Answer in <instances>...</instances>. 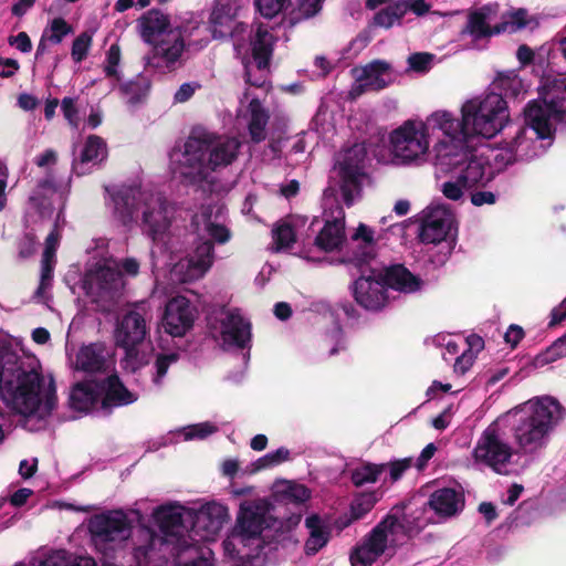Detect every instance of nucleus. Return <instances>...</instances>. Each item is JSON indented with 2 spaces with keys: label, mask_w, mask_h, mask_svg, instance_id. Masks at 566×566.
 <instances>
[{
  "label": "nucleus",
  "mask_w": 566,
  "mask_h": 566,
  "mask_svg": "<svg viewBox=\"0 0 566 566\" xmlns=\"http://www.w3.org/2000/svg\"><path fill=\"white\" fill-rule=\"evenodd\" d=\"M83 287L93 303L103 312H109L123 295L125 281L117 261L105 259L87 270Z\"/></svg>",
  "instance_id": "17"
},
{
  "label": "nucleus",
  "mask_w": 566,
  "mask_h": 566,
  "mask_svg": "<svg viewBox=\"0 0 566 566\" xmlns=\"http://www.w3.org/2000/svg\"><path fill=\"white\" fill-rule=\"evenodd\" d=\"M198 87L199 85L196 83H184L175 93V102L185 103L189 101Z\"/></svg>",
  "instance_id": "64"
},
{
  "label": "nucleus",
  "mask_w": 566,
  "mask_h": 566,
  "mask_svg": "<svg viewBox=\"0 0 566 566\" xmlns=\"http://www.w3.org/2000/svg\"><path fill=\"white\" fill-rule=\"evenodd\" d=\"M270 506L265 499L248 500L240 504L235 523L223 542L227 556L245 560L258 554L264 543V530L276 523L270 514Z\"/></svg>",
  "instance_id": "10"
},
{
  "label": "nucleus",
  "mask_w": 566,
  "mask_h": 566,
  "mask_svg": "<svg viewBox=\"0 0 566 566\" xmlns=\"http://www.w3.org/2000/svg\"><path fill=\"white\" fill-rule=\"evenodd\" d=\"M191 506L196 507L191 527V534L197 539L196 542L214 539L230 518L228 506L217 501L195 502Z\"/></svg>",
  "instance_id": "25"
},
{
  "label": "nucleus",
  "mask_w": 566,
  "mask_h": 566,
  "mask_svg": "<svg viewBox=\"0 0 566 566\" xmlns=\"http://www.w3.org/2000/svg\"><path fill=\"white\" fill-rule=\"evenodd\" d=\"M366 157L365 146L356 144L345 150L338 159V174L340 177V192L347 206L353 205L360 191V177L363 163Z\"/></svg>",
  "instance_id": "24"
},
{
  "label": "nucleus",
  "mask_w": 566,
  "mask_h": 566,
  "mask_svg": "<svg viewBox=\"0 0 566 566\" xmlns=\"http://www.w3.org/2000/svg\"><path fill=\"white\" fill-rule=\"evenodd\" d=\"M220 208L202 207L200 212L192 219V226L200 238L206 235L219 244L227 243L230 238V231L220 223Z\"/></svg>",
  "instance_id": "30"
},
{
  "label": "nucleus",
  "mask_w": 566,
  "mask_h": 566,
  "mask_svg": "<svg viewBox=\"0 0 566 566\" xmlns=\"http://www.w3.org/2000/svg\"><path fill=\"white\" fill-rule=\"evenodd\" d=\"M455 216L446 205H431L422 213L419 239L438 251L431 254V262L444 264L451 255L457 237Z\"/></svg>",
  "instance_id": "15"
},
{
  "label": "nucleus",
  "mask_w": 566,
  "mask_h": 566,
  "mask_svg": "<svg viewBox=\"0 0 566 566\" xmlns=\"http://www.w3.org/2000/svg\"><path fill=\"white\" fill-rule=\"evenodd\" d=\"M483 348V340L479 336L468 337V347L461 350L455 357L453 371L458 375H464L474 364L479 352Z\"/></svg>",
  "instance_id": "42"
},
{
  "label": "nucleus",
  "mask_w": 566,
  "mask_h": 566,
  "mask_svg": "<svg viewBox=\"0 0 566 566\" xmlns=\"http://www.w3.org/2000/svg\"><path fill=\"white\" fill-rule=\"evenodd\" d=\"M439 111L444 115L450 128L446 130V137L437 139L436 143H444L463 151H472L468 148V140L475 137L491 139L510 122L507 104L497 93L476 95L465 99L460 106V118L447 109Z\"/></svg>",
  "instance_id": "4"
},
{
  "label": "nucleus",
  "mask_w": 566,
  "mask_h": 566,
  "mask_svg": "<svg viewBox=\"0 0 566 566\" xmlns=\"http://www.w3.org/2000/svg\"><path fill=\"white\" fill-rule=\"evenodd\" d=\"M178 359V356L176 354H165L159 355L155 363V369L156 373L153 377V382L156 386H160L163 382V379L165 378L168 368L176 363Z\"/></svg>",
  "instance_id": "56"
},
{
  "label": "nucleus",
  "mask_w": 566,
  "mask_h": 566,
  "mask_svg": "<svg viewBox=\"0 0 566 566\" xmlns=\"http://www.w3.org/2000/svg\"><path fill=\"white\" fill-rule=\"evenodd\" d=\"M67 365L87 375L107 374L114 369L112 350L104 343H91L74 349L66 346Z\"/></svg>",
  "instance_id": "22"
},
{
  "label": "nucleus",
  "mask_w": 566,
  "mask_h": 566,
  "mask_svg": "<svg viewBox=\"0 0 566 566\" xmlns=\"http://www.w3.org/2000/svg\"><path fill=\"white\" fill-rule=\"evenodd\" d=\"M512 428L518 451L537 453L545 449L563 418L560 403L551 396L532 398L500 416Z\"/></svg>",
  "instance_id": "7"
},
{
  "label": "nucleus",
  "mask_w": 566,
  "mask_h": 566,
  "mask_svg": "<svg viewBox=\"0 0 566 566\" xmlns=\"http://www.w3.org/2000/svg\"><path fill=\"white\" fill-rule=\"evenodd\" d=\"M274 44V38L269 32L268 28L258 27L254 33L250 38L249 43H237L235 50L238 55L241 56L242 63L245 69L247 82L254 85L261 86L263 83V76L261 75L258 80H252L253 66L261 73L265 71L269 65V61L272 54Z\"/></svg>",
  "instance_id": "21"
},
{
  "label": "nucleus",
  "mask_w": 566,
  "mask_h": 566,
  "mask_svg": "<svg viewBox=\"0 0 566 566\" xmlns=\"http://www.w3.org/2000/svg\"><path fill=\"white\" fill-rule=\"evenodd\" d=\"M324 1L325 0H298L296 20L315 17L322 10Z\"/></svg>",
  "instance_id": "57"
},
{
  "label": "nucleus",
  "mask_w": 566,
  "mask_h": 566,
  "mask_svg": "<svg viewBox=\"0 0 566 566\" xmlns=\"http://www.w3.org/2000/svg\"><path fill=\"white\" fill-rule=\"evenodd\" d=\"M114 213L124 224L138 222L142 231L151 239L150 255L154 271L167 251L176 209L161 192L149 187H125L112 195Z\"/></svg>",
  "instance_id": "2"
},
{
  "label": "nucleus",
  "mask_w": 566,
  "mask_h": 566,
  "mask_svg": "<svg viewBox=\"0 0 566 566\" xmlns=\"http://www.w3.org/2000/svg\"><path fill=\"white\" fill-rule=\"evenodd\" d=\"M493 85L507 96H518L525 91L522 78L514 72L499 74Z\"/></svg>",
  "instance_id": "48"
},
{
  "label": "nucleus",
  "mask_w": 566,
  "mask_h": 566,
  "mask_svg": "<svg viewBox=\"0 0 566 566\" xmlns=\"http://www.w3.org/2000/svg\"><path fill=\"white\" fill-rule=\"evenodd\" d=\"M289 0H255L259 12L265 18H273L282 11Z\"/></svg>",
  "instance_id": "59"
},
{
  "label": "nucleus",
  "mask_w": 566,
  "mask_h": 566,
  "mask_svg": "<svg viewBox=\"0 0 566 566\" xmlns=\"http://www.w3.org/2000/svg\"><path fill=\"white\" fill-rule=\"evenodd\" d=\"M139 28L143 40L153 46L144 57L146 66L161 73L176 70L188 41L187 31L172 25L164 13L156 10L139 19Z\"/></svg>",
  "instance_id": "9"
},
{
  "label": "nucleus",
  "mask_w": 566,
  "mask_h": 566,
  "mask_svg": "<svg viewBox=\"0 0 566 566\" xmlns=\"http://www.w3.org/2000/svg\"><path fill=\"white\" fill-rule=\"evenodd\" d=\"M296 221H282L272 230L273 245L275 252L290 250L296 241Z\"/></svg>",
  "instance_id": "41"
},
{
  "label": "nucleus",
  "mask_w": 566,
  "mask_h": 566,
  "mask_svg": "<svg viewBox=\"0 0 566 566\" xmlns=\"http://www.w3.org/2000/svg\"><path fill=\"white\" fill-rule=\"evenodd\" d=\"M518 460L520 451L511 441L505 419L500 417L479 434L471 451L474 467L503 476L520 473Z\"/></svg>",
  "instance_id": "13"
},
{
  "label": "nucleus",
  "mask_w": 566,
  "mask_h": 566,
  "mask_svg": "<svg viewBox=\"0 0 566 566\" xmlns=\"http://www.w3.org/2000/svg\"><path fill=\"white\" fill-rule=\"evenodd\" d=\"M497 11V4H488L470 13L463 33L470 34L473 40L497 35L495 33Z\"/></svg>",
  "instance_id": "32"
},
{
  "label": "nucleus",
  "mask_w": 566,
  "mask_h": 566,
  "mask_svg": "<svg viewBox=\"0 0 566 566\" xmlns=\"http://www.w3.org/2000/svg\"><path fill=\"white\" fill-rule=\"evenodd\" d=\"M120 49L117 44H112L106 53L104 72L107 77L119 78Z\"/></svg>",
  "instance_id": "54"
},
{
  "label": "nucleus",
  "mask_w": 566,
  "mask_h": 566,
  "mask_svg": "<svg viewBox=\"0 0 566 566\" xmlns=\"http://www.w3.org/2000/svg\"><path fill=\"white\" fill-rule=\"evenodd\" d=\"M436 166L448 175L439 190L451 201L464 202L470 192L486 186L496 176L491 156L485 151H463L444 143H434Z\"/></svg>",
  "instance_id": "6"
},
{
  "label": "nucleus",
  "mask_w": 566,
  "mask_h": 566,
  "mask_svg": "<svg viewBox=\"0 0 566 566\" xmlns=\"http://www.w3.org/2000/svg\"><path fill=\"white\" fill-rule=\"evenodd\" d=\"M238 119L247 123L250 137L253 142L260 143L266 137L268 112L262 107L259 99L250 92H245L240 99Z\"/></svg>",
  "instance_id": "28"
},
{
  "label": "nucleus",
  "mask_w": 566,
  "mask_h": 566,
  "mask_svg": "<svg viewBox=\"0 0 566 566\" xmlns=\"http://www.w3.org/2000/svg\"><path fill=\"white\" fill-rule=\"evenodd\" d=\"M384 465H376L370 463L361 464L353 470L352 480L357 486L374 483L384 472Z\"/></svg>",
  "instance_id": "51"
},
{
  "label": "nucleus",
  "mask_w": 566,
  "mask_h": 566,
  "mask_svg": "<svg viewBox=\"0 0 566 566\" xmlns=\"http://www.w3.org/2000/svg\"><path fill=\"white\" fill-rule=\"evenodd\" d=\"M353 241H361L365 244L366 251L361 253L360 260H365L370 255L373 245L375 243L374 231L364 223H360L356 232L352 237Z\"/></svg>",
  "instance_id": "55"
},
{
  "label": "nucleus",
  "mask_w": 566,
  "mask_h": 566,
  "mask_svg": "<svg viewBox=\"0 0 566 566\" xmlns=\"http://www.w3.org/2000/svg\"><path fill=\"white\" fill-rule=\"evenodd\" d=\"M346 241L345 213L340 207L325 212V223L315 238V247L324 252L339 250Z\"/></svg>",
  "instance_id": "29"
},
{
  "label": "nucleus",
  "mask_w": 566,
  "mask_h": 566,
  "mask_svg": "<svg viewBox=\"0 0 566 566\" xmlns=\"http://www.w3.org/2000/svg\"><path fill=\"white\" fill-rule=\"evenodd\" d=\"M305 527L308 532V537L304 544V552L306 555H315L329 541V526L325 520L317 514H312L305 518Z\"/></svg>",
  "instance_id": "36"
},
{
  "label": "nucleus",
  "mask_w": 566,
  "mask_h": 566,
  "mask_svg": "<svg viewBox=\"0 0 566 566\" xmlns=\"http://www.w3.org/2000/svg\"><path fill=\"white\" fill-rule=\"evenodd\" d=\"M566 356V334L556 339L545 352L535 358V366L543 367Z\"/></svg>",
  "instance_id": "50"
},
{
  "label": "nucleus",
  "mask_w": 566,
  "mask_h": 566,
  "mask_svg": "<svg viewBox=\"0 0 566 566\" xmlns=\"http://www.w3.org/2000/svg\"><path fill=\"white\" fill-rule=\"evenodd\" d=\"M434 55L430 53H415L408 57L409 67L419 73L428 72L433 64Z\"/></svg>",
  "instance_id": "58"
},
{
  "label": "nucleus",
  "mask_w": 566,
  "mask_h": 566,
  "mask_svg": "<svg viewBox=\"0 0 566 566\" xmlns=\"http://www.w3.org/2000/svg\"><path fill=\"white\" fill-rule=\"evenodd\" d=\"M14 566H96V563L90 556H73L66 551L59 549L44 557L17 563Z\"/></svg>",
  "instance_id": "37"
},
{
  "label": "nucleus",
  "mask_w": 566,
  "mask_h": 566,
  "mask_svg": "<svg viewBox=\"0 0 566 566\" xmlns=\"http://www.w3.org/2000/svg\"><path fill=\"white\" fill-rule=\"evenodd\" d=\"M59 244L57 232H51L45 241V249L42 258L41 280L38 290L34 293V298L40 303H46L49 300L48 291L51 287L52 271L54 264V254Z\"/></svg>",
  "instance_id": "34"
},
{
  "label": "nucleus",
  "mask_w": 566,
  "mask_h": 566,
  "mask_svg": "<svg viewBox=\"0 0 566 566\" xmlns=\"http://www.w3.org/2000/svg\"><path fill=\"white\" fill-rule=\"evenodd\" d=\"M139 527L133 539L132 558L146 566H211V552L195 545L191 534L196 507L167 502L151 512L160 534L147 526L138 509H130Z\"/></svg>",
  "instance_id": "1"
},
{
  "label": "nucleus",
  "mask_w": 566,
  "mask_h": 566,
  "mask_svg": "<svg viewBox=\"0 0 566 566\" xmlns=\"http://www.w3.org/2000/svg\"><path fill=\"white\" fill-rule=\"evenodd\" d=\"M217 431L218 427L213 422L205 421L170 431L167 439L169 442L202 440Z\"/></svg>",
  "instance_id": "40"
},
{
  "label": "nucleus",
  "mask_w": 566,
  "mask_h": 566,
  "mask_svg": "<svg viewBox=\"0 0 566 566\" xmlns=\"http://www.w3.org/2000/svg\"><path fill=\"white\" fill-rule=\"evenodd\" d=\"M352 76L354 83L349 94L354 98L366 92L380 91L392 82L391 66L381 60H375L366 65L354 67Z\"/></svg>",
  "instance_id": "26"
},
{
  "label": "nucleus",
  "mask_w": 566,
  "mask_h": 566,
  "mask_svg": "<svg viewBox=\"0 0 566 566\" xmlns=\"http://www.w3.org/2000/svg\"><path fill=\"white\" fill-rule=\"evenodd\" d=\"M399 4H402L403 15L411 11L416 15L421 17L429 12L430 4L426 0H400Z\"/></svg>",
  "instance_id": "60"
},
{
  "label": "nucleus",
  "mask_w": 566,
  "mask_h": 566,
  "mask_svg": "<svg viewBox=\"0 0 566 566\" xmlns=\"http://www.w3.org/2000/svg\"><path fill=\"white\" fill-rule=\"evenodd\" d=\"M527 13L523 9L510 10L497 14L495 33H513L527 25Z\"/></svg>",
  "instance_id": "43"
},
{
  "label": "nucleus",
  "mask_w": 566,
  "mask_h": 566,
  "mask_svg": "<svg viewBox=\"0 0 566 566\" xmlns=\"http://www.w3.org/2000/svg\"><path fill=\"white\" fill-rule=\"evenodd\" d=\"M429 505L438 515L450 517L463 509V494L451 488L439 489L432 493Z\"/></svg>",
  "instance_id": "35"
},
{
  "label": "nucleus",
  "mask_w": 566,
  "mask_h": 566,
  "mask_svg": "<svg viewBox=\"0 0 566 566\" xmlns=\"http://www.w3.org/2000/svg\"><path fill=\"white\" fill-rule=\"evenodd\" d=\"M539 109L525 107L523 125L514 137L492 154L493 168L496 175L507 166L517 161L533 160L545 154L551 146L555 132L539 119Z\"/></svg>",
  "instance_id": "12"
},
{
  "label": "nucleus",
  "mask_w": 566,
  "mask_h": 566,
  "mask_svg": "<svg viewBox=\"0 0 566 566\" xmlns=\"http://www.w3.org/2000/svg\"><path fill=\"white\" fill-rule=\"evenodd\" d=\"M197 312L185 296L171 298L165 310L164 328L172 336H184L193 325Z\"/></svg>",
  "instance_id": "27"
},
{
  "label": "nucleus",
  "mask_w": 566,
  "mask_h": 566,
  "mask_svg": "<svg viewBox=\"0 0 566 566\" xmlns=\"http://www.w3.org/2000/svg\"><path fill=\"white\" fill-rule=\"evenodd\" d=\"M214 261L213 245L210 241L198 243L193 252L174 263L169 271L172 284L199 280L210 270Z\"/></svg>",
  "instance_id": "23"
},
{
  "label": "nucleus",
  "mask_w": 566,
  "mask_h": 566,
  "mask_svg": "<svg viewBox=\"0 0 566 566\" xmlns=\"http://www.w3.org/2000/svg\"><path fill=\"white\" fill-rule=\"evenodd\" d=\"M290 460V450L281 447L276 449L275 451L269 452L265 455L259 458L251 464H249L245 469V473H256L261 470L274 468L276 465H280L283 462H286Z\"/></svg>",
  "instance_id": "46"
},
{
  "label": "nucleus",
  "mask_w": 566,
  "mask_h": 566,
  "mask_svg": "<svg viewBox=\"0 0 566 566\" xmlns=\"http://www.w3.org/2000/svg\"><path fill=\"white\" fill-rule=\"evenodd\" d=\"M470 201L475 207L492 206L496 202V195L492 191L472 190L469 195Z\"/></svg>",
  "instance_id": "61"
},
{
  "label": "nucleus",
  "mask_w": 566,
  "mask_h": 566,
  "mask_svg": "<svg viewBox=\"0 0 566 566\" xmlns=\"http://www.w3.org/2000/svg\"><path fill=\"white\" fill-rule=\"evenodd\" d=\"M525 107L539 109V119L549 125L554 132L566 116V75H546L538 86V97Z\"/></svg>",
  "instance_id": "19"
},
{
  "label": "nucleus",
  "mask_w": 566,
  "mask_h": 566,
  "mask_svg": "<svg viewBox=\"0 0 566 566\" xmlns=\"http://www.w3.org/2000/svg\"><path fill=\"white\" fill-rule=\"evenodd\" d=\"M124 510H111L93 515L87 528L97 551L103 554L105 566H142L132 558L133 546L127 548L133 524Z\"/></svg>",
  "instance_id": "11"
},
{
  "label": "nucleus",
  "mask_w": 566,
  "mask_h": 566,
  "mask_svg": "<svg viewBox=\"0 0 566 566\" xmlns=\"http://www.w3.org/2000/svg\"><path fill=\"white\" fill-rule=\"evenodd\" d=\"M423 281L402 265L371 270L360 275L353 286L355 301L367 311H379L390 300V291L413 293L422 289Z\"/></svg>",
  "instance_id": "14"
},
{
  "label": "nucleus",
  "mask_w": 566,
  "mask_h": 566,
  "mask_svg": "<svg viewBox=\"0 0 566 566\" xmlns=\"http://www.w3.org/2000/svg\"><path fill=\"white\" fill-rule=\"evenodd\" d=\"M72 27L63 18L52 19L43 31L38 52L43 49L44 42L48 41L53 44L62 42L64 36L72 33Z\"/></svg>",
  "instance_id": "45"
},
{
  "label": "nucleus",
  "mask_w": 566,
  "mask_h": 566,
  "mask_svg": "<svg viewBox=\"0 0 566 566\" xmlns=\"http://www.w3.org/2000/svg\"><path fill=\"white\" fill-rule=\"evenodd\" d=\"M273 496L283 503L301 504L311 497V491L303 484L289 480H280L273 484Z\"/></svg>",
  "instance_id": "39"
},
{
  "label": "nucleus",
  "mask_w": 566,
  "mask_h": 566,
  "mask_svg": "<svg viewBox=\"0 0 566 566\" xmlns=\"http://www.w3.org/2000/svg\"><path fill=\"white\" fill-rule=\"evenodd\" d=\"M377 496L375 493L358 494L352 502L350 514L353 520H359L367 514L376 504Z\"/></svg>",
  "instance_id": "52"
},
{
  "label": "nucleus",
  "mask_w": 566,
  "mask_h": 566,
  "mask_svg": "<svg viewBox=\"0 0 566 566\" xmlns=\"http://www.w3.org/2000/svg\"><path fill=\"white\" fill-rule=\"evenodd\" d=\"M434 344L442 349L444 360H450L463 349L468 347V338L450 334H439L434 337Z\"/></svg>",
  "instance_id": "47"
},
{
  "label": "nucleus",
  "mask_w": 566,
  "mask_h": 566,
  "mask_svg": "<svg viewBox=\"0 0 566 566\" xmlns=\"http://www.w3.org/2000/svg\"><path fill=\"white\" fill-rule=\"evenodd\" d=\"M151 318V308L146 302L132 305L117 317L114 340L125 350L127 359L137 358L139 347L149 336Z\"/></svg>",
  "instance_id": "18"
},
{
  "label": "nucleus",
  "mask_w": 566,
  "mask_h": 566,
  "mask_svg": "<svg viewBox=\"0 0 566 566\" xmlns=\"http://www.w3.org/2000/svg\"><path fill=\"white\" fill-rule=\"evenodd\" d=\"M62 111L69 124L76 128L78 126V117L74 99L64 98L62 101Z\"/></svg>",
  "instance_id": "63"
},
{
  "label": "nucleus",
  "mask_w": 566,
  "mask_h": 566,
  "mask_svg": "<svg viewBox=\"0 0 566 566\" xmlns=\"http://www.w3.org/2000/svg\"><path fill=\"white\" fill-rule=\"evenodd\" d=\"M438 109L424 119L410 118L392 129L388 135L391 164L403 167L424 165L431 153V133H440L438 139L446 137L448 123Z\"/></svg>",
  "instance_id": "8"
},
{
  "label": "nucleus",
  "mask_w": 566,
  "mask_h": 566,
  "mask_svg": "<svg viewBox=\"0 0 566 566\" xmlns=\"http://www.w3.org/2000/svg\"><path fill=\"white\" fill-rule=\"evenodd\" d=\"M385 467L384 471H389L390 480L392 482L397 481L402 473L410 468L411 465V459H401L398 461H395L390 464H382Z\"/></svg>",
  "instance_id": "62"
},
{
  "label": "nucleus",
  "mask_w": 566,
  "mask_h": 566,
  "mask_svg": "<svg viewBox=\"0 0 566 566\" xmlns=\"http://www.w3.org/2000/svg\"><path fill=\"white\" fill-rule=\"evenodd\" d=\"M212 337L224 349L244 348L250 342V324L237 308H221L209 322Z\"/></svg>",
  "instance_id": "20"
},
{
  "label": "nucleus",
  "mask_w": 566,
  "mask_h": 566,
  "mask_svg": "<svg viewBox=\"0 0 566 566\" xmlns=\"http://www.w3.org/2000/svg\"><path fill=\"white\" fill-rule=\"evenodd\" d=\"M12 369L3 395L7 406L24 418L46 420L59 405L54 377L42 371L35 357L22 360L15 355Z\"/></svg>",
  "instance_id": "5"
},
{
  "label": "nucleus",
  "mask_w": 566,
  "mask_h": 566,
  "mask_svg": "<svg viewBox=\"0 0 566 566\" xmlns=\"http://www.w3.org/2000/svg\"><path fill=\"white\" fill-rule=\"evenodd\" d=\"M106 144L99 136L90 135L80 151L73 159L72 169L77 176L88 174L94 166L106 158Z\"/></svg>",
  "instance_id": "31"
},
{
  "label": "nucleus",
  "mask_w": 566,
  "mask_h": 566,
  "mask_svg": "<svg viewBox=\"0 0 566 566\" xmlns=\"http://www.w3.org/2000/svg\"><path fill=\"white\" fill-rule=\"evenodd\" d=\"M240 148L241 142L234 136H190L182 149L170 154V170L182 182L205 188L213 184L216 171L237 160Z\"/></svg>",
  "instance_id": "3"
},
{
  "label": "nucleus",
  "mask_w": 566,
  "mask_h": 566,
  "mask_svg": "<svg viewBox=\"0 0 566 566\" xmlns=\"http://www.w3.org/2000/svg\"><path fill=\"white\" fill-rule=\"evenodd\" d=\"M407 538L403 525L395 516H387L366 535L350 554L352 566H378L385 552Z\"/></svg>",
  "instance_id": "16"
},
{
  "label": "nucleus",
  "mask_w": 566,
  "mask_h": 566,
  "mask_svg": "<svg viewBox=\"0 0 566 566\" xmlns=\"http://www.w3.org/2000/svg\"><path fill=\"white\" fill-rule=\"evenodd\" d=\"M101 403L98 385L92 381L76 384L70 394V407L78 412H88Z\"/></svg>",
  "instance_id": "38"
},
{
  "label": "nucleus",
  "mask_w": 566,
  "mask_h": 566,
  "mask_svg": "<svg viewBox=\"0 0 566 566\" xmlns=\"http://www.w3.org/2000/svg\"><path fill=\"white\" fill-rule=\"evenodd\" d=\"M98 389L103 408L122 407L137 400V395L128 390L117 375H109Z\"/></svg>",
  "instance_id": "33"
},
{
  "label": "nucleus",
  "mask_w": 566,
  "mask_h": 566,
  "mask_svg": "<svg viewBox=\"0 0 566 566\" xmlns=\"http://www.w3.org/2000/svg\"><path fill=\"white\" fill-rule=\"evenodd\" d=\"M403 7L399 1L378 11L374 17V24L380 28L389 29L403 17Z\"/></svg>",
  "instance_id": "49"
},
{
  "label": "nucleus",
  "mask_w": 566,
  "mask_h": 566,
  "mask_svg": "<svg viewBox=\"0 0 566 566\" xmlns=\"http://www.w3.org/2000/svg\"><path fill=\"white\" fill-rule=\"evenodd\" d=\"M92 35L87 32H83L74 39L71 51V56L74 62L80 63L86 59L92 46Z\"/></svg>",
  "instance_id": "53"
},
{
  "label": "nucleus",
  "mask_w": 566,
  "mask_h": 566,
  "mask_svg": "<svg viewBox=\"0 0 566 566\" xmlns=\"http://www.w3.org/2000/svg\"><path fill=\"white\" fill-rule=\"evenodd\" d=\"M150 88V82L146 76L138 75L134 80L124 83L120 87L128 104L135 105L143 102Z\"/></svg>",
  "instance_id": "44"
}]
</instances>
